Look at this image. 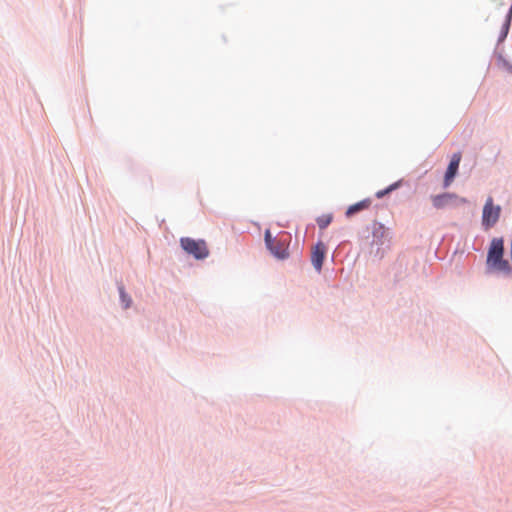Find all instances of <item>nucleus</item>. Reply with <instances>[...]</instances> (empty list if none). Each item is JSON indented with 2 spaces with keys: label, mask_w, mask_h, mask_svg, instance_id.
<instances>
[{
  "label": "nucleus",
  "mask_w": 512,
  "mask_h": 512,
  "mask_svg": "<svg viewBox=\"0 0 512 512\" xmlns=\"http://www.w3.org/2000/svg\"><path fill=\"white\" fill-rule=\"evenodd\" d=\"M399 186V182H396L392 185H390L388 188L384 189V190H380L376 193V197L377 198H382L384 197L386 194L390 193L391 191H393L394 189H396L397 187Z\"/></svg>",
  "instance_id": "10"
},
{
  "label": "nucleus",
  "mask_w": 512,
  "mask_h": 512,
  "mask_svg": "<svg viewBox=\"0 0 512 512\" xmlns=\"http://www.w3.org/2000/svg\"><path fill=\"white\" fill-rule=\"evenodd\" d=\"M461 202H462V203H465V202H466V199L462 198V199H461Z\"/></svg>",
  "instance_id": "13"
},
{
  "label": "nucleus",
  "mask_w": 512,
  "mask_h": 512,
  "mask_svg": "<svg viewBox=\"0 0 512 512\" xmlns=\"http://www.w3.org/2000/svg\"><path fill=\"white\" fill-rule=\"evenodd\" d=\"M119 290H120V295H121L122 302L124 303V307L128 308L130 306L131 299L127 297V295L124 292L123 287H120Z\"/></svg>",
  "instance_id": "11"
},
{
  "label": "nucleus",
  "mask_w": 512,
  "mask_h": 512,
  "mask_svg": "<svg viewBox=\"0 0 512 512\" xmlns=\"http://www.w3.org/2000/svg\"><path fill=\"white\" fill-rule=\"evenodd\" d=\"M455 198H457V196L455 194L444 193L441 195L434 196L432 198V202L436 208L440 209V208H443L446 205H448L450 203V201Z\"/></svg>",
  "instance_id": "7"
},
{
  "label": "nucleus",
  "mask_w": 512,
  "mask_h": 512,
  "mask_svg": "<svg viewBox=\"0 0 512 512\" xmlns=\"http://www.w3.org/2000/svg\"><path fill=\"white\" fill-rule=\"evenodd\" d=\"M371 205V200L370 199H364L360 202H357L351 206L348 207V209L346 210V216L347 217H351L353 216L354 214L362 211V210H365V209H368Z\"/></svg>",
  "instance_id": "8"
},
{
  "label": "nucleus",
  "mask_w": 512,
  "mask_h": 512,
  "mask_svg": "<svg viewBox=\"0 0 512 512\" xmlns=\"http://www.w3.org/2000/svg\"><path fill=\"white\" fill-rule=\"evenodd\" d=\"M500 214L501 207L499 205H494L493 198L488 197L482 212V225L485 229L493 227L499 220Z\"/></svg>",
  "instance_id": "4"
},
{
  "label": "nucleus",
  "mask_w": 512,
  "mask_h": 512,
  "mask_svg": "<svg viewBox=\"0 0 512 512\" xmlns=\"http://www.w3.org/2000/svg\"><path fill=\"white\" fill-rule=\"evenodd\" d=\"M504 242L502 238H494L491 241L487 256V265L496 271L507 275L511 273V266L507 260L503 259Z\"/></svg>",
  "instance_id": "1"
},
{
  "label": "nucleus",
  "mask_w": 512,
  "mask_h": 512,
  "mask_svg": "<svg viewBox=\"0 0 512 512\" xmlns=\"http://www.w3.org/2000/svg\"><path fill=\"white\" fill-rule=\"evenodd\" d=\"M326 245L318 242L311 251V263L317 272H320L326 255Z\"/></svg>",
  "instance_id": "6"
},
{
  "label": "nucleus",
  "mask_w": 512,
  "mask_h": 512,
  "mask_svg": "<svg viewBox=\"0 0 512 512\" xmlns=\"http://www.w3.org/2000/svg\"><path fill=\"white\" fill-rule=\"evenodd\" d=\"M461 157L462 156H461L460 152L454 153L452 155L450 163L448 165V168H447L445 176H444L443 185L445 188L449 187L451 185V183L453 182V180L458 172Z\"/></svg>",
  "instance_id": "5"
},
{
  "label": "nucleus",
  "mask_w": 512,
  "mask_h": 512,
  "mask_svg": "<svg viewBox=\"0 0 512 512\" xmlns=\"http://www.w3.org/2000/svg\"><path fill=\"white\" fill-rule=\"evenodd\" d=\"M332 219L333 217L331 214L322 215L317 218V224L320 229H325L332 222Z\"/></svg>",
  "instance_id": "9"
},
{
  "label": "nucleus",
  "mask_w": 512,
  "mask_h": 512,
  "mask_svg": "<svg viewBox=\"0 0 512 512\" xmlns=\"http://www.w3.org/2000/svg\"><path fill=\"white\" fill-rule=\"evenodd\" d=\"M180 245L187 254L192 255L198 260L205 259L209 255V250L204 240L183 237L180 239Z\"/></svg>",
  "instance_id": "3"
},
{
  "label": "nucleus",
  "mask_w": 512,
  "mask_h": 512,
  "mask_svg": "<svg viewBox=\"0 0 512 512\" xmlns=\"http://www.w3.org/2000/svg\"><path fill=\"white\" fill-rule=\"evenodd\" d=\"M265 242L270 252L278 259H286L289 256L288 247L290 236L282 232L277 237L272 238L269 230L265 232Z\"/></svg>",
  "instance_id": "2"
},
{
  "label": "nucleus",
  "mask_w": 512,
  "mask_h": 512,
  "mask_svg": "<svg viewBox=\"0 0 512 512\" xmlns=\"http://www.w3.org/2000/svg\"><path fill=\"white\" fill-rule=\"evenodd\" d=\"M509 24H510V18L507 19V21L505 22L504 24V30H503V34H502V37L501 39L505 38L507 33H508V28H509Z\"/></svg>",
  "instance_id": "12"
}]
</instances>
